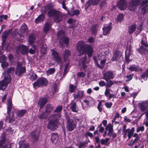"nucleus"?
<instances>
[{
	"instance_id": "f257e3e1",
	"label": "nucleus",
	"mask_w": 148,
	"mask_h": 148,
	"mask_svg": "<svg viewBox=\"0 0 148 148\" xmlns=\"http://www.w3.org/2000/svg\"><path fill=\"white\" fill-rule=\"evenodd\" d=\"M77 48L79 56L85 54L84 56L80 60L79 65V66L82 67L84 70L85 71L86 69L87 66L86 65V54L87 53L89 57H91L93 53L92 47L90 46L85 44L83 41H79L77 43Z\"/></svg>"
},
{
	"instance_id": "f03ea898",
	"label": "nucleus",
	"mask_w": 148,
	"mask_h": 148,
	"mask_svg": "<svg viewBox=\"0 0 148 148\" xmlns=\"http://www.w3.org/2000/svg\"><path fill=\"white\" fill-rule=\"evenodd\" d=\"M61 117V114L59 113L52 114L51 116L52 119L49 121L47 125L48 128L52 130L56 129L58 126V120Z\"/></svg>"
},
{
	"instance_id": "7ed1b4c3",
	"label": "nucleus",
	"mask_w": 148,
	"mask_h": 148,
	"mask_svg": "<svg viewBox=\"0 0 148 148\" xmlns=\"http://www.w3.org/2000/svg\"><path fill=\"white\" fill-rule=\"evenodd\" d=\"M136 50L139 54L142 56L148 53V44L145 37L142 38L140 47L137 49Z\"/></svg>"
},
{
	"instance_id": "20e7f679",
	"label": "nucleus",
	"mask_w": 148,
	"mask_h": 148,
	"mask_svg": "<svg viewBox=\"0 0 148 148\" xmlns=\"http://www.w3.org/2000/svg\"><path fill=\"white\" fill-rule=\"evenodd\" d=\"M47 15L49 17H53L55 22L57 23L60 22L62 19V15L60 12L54 9L49 11Z\"/></svg>"
},
{
	"instance_id": "39448f33",
	"label": "nucleus",
	"mask_w": 148,
	"mask_h": 148,
	"mask_svg": "<svg viewBox=\"0 0 148 148\" xmlns=\"http://www.w3.org/2000/svg\"><path fill=\"white\" fill-rule=\"evenodd\" d=\"M11 79L10 75H5L4 77V79L0 81V90H5L7 88L8 84L10 82Z\"/></svg>"
},
{
	"instance_id": "423d86ee",
	"label": "nucleus",
	"mask_w": 148,
	"mask_h": 148,
	"mask_svg": "<svg viewBox=\"0 0 148 148\" xmlns=\"http://www.w3.org/2000/svg\"><path fill=\"white\" fill-rule=\"evenodd\" d=\"M48 81L47 79L43 77L39 78L33 84L34 87L35 88L36 87H38L42 86H45L47 85Z\"/></svg>"
},
{
	"instance_id": "0eeeda50",
	"label": "nucleus",
	"mask_w": 148,
	"mask_h": 148,
	"mask_svg": "<svg viewBox=\"0 0 148 148\" xmlns=\"http://www.w3.org/2000/svg\"><path fill=\"white\" fill-rule=\"evenodd\" d=\"M26 70L25 66H23L21 62L17 63L16 71V74L20 77L25 72Z\"/></svg>"
},
{
	"instance_id": "6e6552de",
	"label": "nucleus",
	"mask_w": 148,
	"mask_h": 148,
	"mask_svg": "<svg viewBox=\"0 0 148 148\" xmlns=\"http://www.w3.org/2000/svg\"><path fill=\"white\" fill-rule=\"evenodd\" d=\"M69 118L68 116L66 117V119H68L66 126V128L68 130L71 131L76 127L77 122L75 120L69 119Z\"/></svg>"
},
{
	"instance_id": "1a4fd4ad",
	"label": "nucleus",
	"mask_w": 148,
	"mask_h": 148,
	"mask_svg": "<svg viewBox=\"0 0 148 148\" xmlns=\"http://www.w3.org/2000/svg\"><path fill=\"white\" fill-rule=\"evenodd\" d=\"M142 7L141 13L144 15L148 13V0H144L140 4Z\"/></svg>"
},
{
	"instance_id": "9d476101",
	"label": "nucleus",
	"mask_w": 148,
	"mask_h": 148,
	"mask_svg": "<svg viewBox=\"0 0 148 148\" xmlns=\"http://www.w3.org/2000/svg\"><path fill=\"white\" fill-rule=\"evenodd\" d=\"M39 133L37 131L32 132L30 135V140L32 143L37 142L39 138Z\"/></svg>"
},
{
	"instance_id": "9b49d317",
	"label": "nucleus",
	"mask_w": 148,
	"mask_h": 148,
	"mask_svg": "<svg viewBox=\"0 0 148 148\" xmlns=\"http://www.w3.org/2000/svg\"><path fill=\"white\" fill-rule=\"evenodd\" d=\"M112 23L104 25V27L102 28L103 34L104 36H106L109 34L112 29Z\"/></svg>"
},
{
	"instance_id": "f8f14e48",
	"label": "nucleus",
	"mask_w": 148,
	"mask_h": 148,
	"mask_svg": "<svg viewBox=\"0 0 148 148\" xmlns=\"http://www.w3.org/2000/svg\"><path fill=\"white\" fill-rule=\"evenodd\" d=\"M140 3V0H132L131 2L129 3V9L132 11H134L136 7Z\"/></svg>"
},
{
	"instance_id": "ddd939ff",
	"label": "nucleus",
	"mask_w": 148,
	"mask_h": 148,
	"mask_svg": "<svg viewBox=\"0 0 148 148\" xmlns=\"http://www.w3.org/2000/svg\"><path fill=\"white\" fill-rule=\"evenodd\" d=\"M127 3L125 0H119L117 2V5L120 10H124L127 7Z\"/></svg>"
},
{
	"instance_id": "4468645a",
	"label": "nucleus",
	"mask_w": 148,
	"mask_h": 148,
	"mask_svg": "<svg viewBox=\"0 0 148 148\" xmlns=\"http://www.w3.org/2000/svg\"><path fill=\"white\" fill-rule=\"evenodd\" d=\"M114 77V75L113 71H108L105 73L103 75V79L107 81L108 80L113 79Z\"/></svg>"
},
{
	"instance_id": "2eb2a0df",
	"label": "nucleus",
	"mask_w": 148,
	"mask_h": 148,
	"mask_svg": "<svg viewBox=\"0 0 148 148\" xmlns=\"http://www.w3.org/2000/svg\"><path fill=\"white\" fill-rule=\"evenodd\" d=\"M100 0H88L86 3L85 7V10H86L91 5L93 6H96L97 5Z\"/></svg>"
},
{
	"instance_id": "dca6fc26",
	"label": "nucleus",
	"mask_w": 148,
	"mask_h": 148,
	"mask_svg": "<svg viewBox=\"0 0 148 148\" xmlns=\"http://www.w3.org/2000/svg\"><path fill=\"white\" fill-rule=\"evenodd\" d=\"M48 100V98L45 97L41 98L39 99L38 103L40 107L39 111H40L41 109L43 108L47 102Z\"/></svg>"
},
{
	"instance_id": "f3484780",
	"label": "nucleus",
	"mask_w": 148,
	"mask_h": 148,
	"mask_svg": "<svg viewBox=\"0 0 148 148\" xmlns=\"http://www.w3.org/2000/svg\"><path fill=\"white\" fill-rule=\"evenodd\" d=\"M21 32L23 36L27 35L28 33L27 25L23 23L20 27Z\"/></svg>"
},
{
	"instance_id": "a211bd4d",
	"label": "nucleus",
	"mask_w": 148,
	"mask_h": 148,
	"mask_svg": "<svg viewBox=\"0 0 148 148\" xmlns=\"http://www.w3.org/2000/svg\"><path fill=\"white\" fill-rule=\"evenodd\" d=\"M8 116L6 117L5 121L9 123H13L14 121V116L13 112L12 113L7 114Z\"/></svg>"
},
{
	"instance_id": "6ab92c4d",
	"label": "nucleus",
	"mask_w": 148,
	"mask_h": 148,
	"mask_svg": "<svg viewBox=\"0 0 148 148\" xmlns=\"http://www.w3.org/2000/svg\"><path fill=\"white\" fill-rule=\"evenodd\" d=\"M122 53L119 51H115L113 56L112 58V61H117L119 60L121 58Z\"/></svg>"
},
{
	"instance_id": "aec40b11",
	"label": "nucleus",
	"mask_w": 148,
	"mask_h": 148,
	"mask_svg": "<svg viewBox=\"0 0 148 148\" xmlns=\"http://www.w3.org/2000/svg\"><path fill=\"white\" fill-rule=\"evenodd\" d=\"M94 60L95 64L98 68L101 69H102L104 67L105 65V63L106 62V60L105 59L102 60L100 62L101 64V65L99 64L96 58L94 57Z\"/></svg>"
},
{
	"instance_id": "412c9836",
	"label": "nucleus",
	"mask_w": 148,
	"mask_h": 148,
	"mask_svg": "<svg viewBox=\"0 0 148 148\" xmlns=\"http://www.w3.org/2000/svg\"><path fill=\"white\" fill-rule=\"evenodd\" d=\"M138 106L142 111H144L148 106V102L144 101L138 103Z\"/></svg>"
},
{
	"instance_id": "4be33fe9",
	"label": "nucleus",
	"mask_w": 148,
	"mask_h": 148,
	"mask_svg": "<svg viewBox=\"0 0 148 148\" xmlns=\"http://www.w3.org/2000/svg\"><path fill=\"white\" fill-rule=\"evenodd\" d=\"M12 31L11 29H9L8 31L6 32H4L2 33L1 35L2 39V45H3L5 42L7 37L9 35V34Z\"/></svg>"
},
{
	"instance_id": "5701e85b",
	"label": "nucleus",
	"mask_w": 148,
	"mask_h": 148,
	"mask_svg": "<svg viewBox=\"0 0 148 148\" xmlns=\"http://www.w3.org/2000/svg\"><path fill=\"white\" fill-rule=\"evenodd\" d=\"M73 96L74 99H80L84 96V91L82 90L78 91L77 94H73Z\"/></svg>"
},
{
	"instance_id": "b1692460",
	"label": "nucleus",
	"mask_w": 148,
	"mask_h": 148,
	"mask_svg": "<svg viewBox=\"0 0 148 148\" xmlns=\"http://www.w3.org/2000/svg\"><path fill=\"white\" fill-rule=\"evenodd\" d=\"M69 38L65 36L60 39L59 42L60 45H62L63 43L66 45L69 43Z\"/></svg>"
},
{
	"instance_id": "393cba45",
	"label": "nucleus",
	"mask_w": 148,
	"mask_h": 148,
	"mask_svg": "<svg viewBox=\"0 0 148 148\" xmlns=\"http://www.w3.org/2000/svg\"><path fill=\"white\" fill-rule=\"evenodd\" d=\"M19 147L20 148H29V144L25 140L20 141L19 143Z\"/></svg>"
},
{
	"instance_id": "a878e982",
	"label": "nucleus",
	"mask_w": 148,
	"mask_h": 148,
	"mask_svg": "<svg viewBox=\"0 0 148 148\" xmlns=\"http://www.w3.org/2000/svg\"><path fill=\"white\" fill-rule=\"evenodd\" d=\"M45 17V16L42 13L39 15L38 17L35 20V21L36 23H39L41 22H43L44 20Z\"/></svg>"
},
{
	"instance_id": "bb28decb",
	"label": "nucleus",
	"mask_w": 148,
	"mask_h": 148,
	"mask_svg": "<svg viewBox=\"0 0 148 148\" xmlns=\"http://www.w3.org/2000/svg\"><path fill=\"white\" fill-rule=\"evenodd\" d=\"M148 76V71L147 70L139 77V79L141 82H143V80L146 81L147 80Z\"/></svg>"
},
{
	"instance_id": "cd10ccee",
	"label": "nucleus",
	"mask_w": 148,
	"mask_h": 148,
	"mask_svg": "<svg viewBox=\"0 0 148 148\" xmlns=\"http://www.w3.org/2000/svg\"><path fill=\"white\" fill-rule=\"evenodd\" d=\"M74 9V7H73L71 8V11H68V14L71 16H73L74 15L77 16L80 13V11L78 10H74L73 12H72Z\"/></svg>"
},
{
	"instance_id": "c85d7f7f",
	"label": "nucleus",
	"mask_w": 148,
	"mask_h": 148,
	"mask_svg": "<svg viewBox=\"0 0 148 148\" xmlns=\"http://www.w3.org/2000/svg\"><path fill=\"white\" fill-rule=\"evenodd\" d=\"M113 126L111 124H108L105 128L106 130L107 131H108V132L107 134L109 136H111V134L113 132Z\"/></svg>"
},
{
	"instance_id": "c756f323",
	"label": "nucleus",
	"mask_w": 148,
	"mask_h": 148,
	"mask_svg": "<svg viewBox=\"0 0 148 148\" xmlns=\"http://www.w3.org/2000/svg\"><path fill=\"white\" fill-rule=\"evenodd\" d=\"M130 49L127 48L126 49L125 51V59L126 62L128 63L131 60H129V57L130 55Z\"/></svg>"
},
{
	"instance_id": "7c9ffc66",
	"label": "nucleus",
	"mask_w": 148,
	"mask_h": 148,
	"mask_svg": "<svg viewBox=\"0 0 148 148\" xmlns=\"http://www.w3.org/2000/svg\"><path fill=\"white\" fill-rule=\"evenodd\" d=\"M63 55L64 60L66 61L67 60L68 58L70 56L71 54L69 50L66 49L64 51Z\"/></svg>"
},
{
	"instance_id": "2f4dec72",
	"label": "nucleus",
	"mask_w": 148,
	"mask_h": 148,
	"mask_svg": "<svg viewBox=\"0 0 148 148\" xmlns=\"http://www.w3.org/2000/svg\"><path fill=\"white\" fill-rule=\"evenodd\" d=\"M51 51L52 55L53 56L56 60L58 62L60 61V59L58 52L53 49H51Z\"/></svg>"
},
{
	"instance_id": "473e14b6",
	"label": "nucleus",
	"mask_w": 148,
	"mask_h": 148,
	"mask_svg": "<svg viewBox=\"0 0 148 148\" xmlns=\"http://www.w3.org/2000/svg\"><path fill=\"white\" fill-rule=\"evenodd\" d=\"M54 108L53 106L50 104H48L45 106V112L48 114L53 110Z\"/></svg>"
},
{
	"instance_id": "72a5a7b5",
	"label": "nucleus",
	"mask_w": 148,
	"mask_h": 148,
	"mask_svg": "<svg viewBox=\"0 0 148 148\" xmlns=\"http://www.w3.org/2000/svg\"><path fill=\"white\" fill-rule=\"evenodd\" d=\"M70 109L72 111L75 112H77L79 110L78 108L75 103L71 104Z\"/></svg>"
},
{
	"instance_id": "f704fd0d",
	"label": "nucleus",
	"mask_w": 148,
	"mask_h": 148,
	"mask_svg": "<svg viewBox=\"0 0 148 148\" xmlns=\"http://www.w3.org/2000/svg\"><path fill=\"white\" fill-rule=\"evenodd\" d=\"M36 39V36L34 34L32 33L29 36L28 42L29 43L32 45L33 44Z\"/></svg>"
},
{
	"instance_id": "c9c22d12",
	"label": "nucleus",
	"mask_w": 148,
	"mask_h": 148,
	"mask_svg": "<svg viewBox=\"0 0 148 148\" xmlns=\"http://www.w3.org/2000/svg\"><path fill=\"white\" fill-rule=\"evenodd\" d=\"M15 70V68L13 67H11L6 70H4V72L3 73V75L4 76L7 74H8L9 73H13Z\"/></svg>"
},
{
	"instance_id": "e433bc0d",
	"label": "nucleus",
	"mask_w": 148,
	"mask_h": 148,
	"mask_svg": "<svg viewBox=\"0 0 148 148\" xmlns=\"http://www.w3.org/2000/svg\"><path fill=\"white\" fill-rule=\"evenodd\" d=\"M51 25L49 23H47L43 27V31L45 33H47L50 29Z\"/></svg>"
},
{
	"instance_id": "4c0bfd02",
	"label": "nucleus",
	"mask_w": 148,
	"mask_h": 148,
	"mask_svg": "<svg viewBox=\"0 0 148 148\" xmlns=\"http://www.w3.org/2000/svg\"><path fill=\"white\" fill-rule=\"evenodd\" d=\"M88 143L86 141L80 142L77 145L78 148H85L87 147Z\"/></svg>"
},
{
	"instance_id": "58836bf2",
	"label": "nucleus",
	"mask_w": 148,
	"mask_h": 148,
	"mask_svg": "<svg viewBox=\"0 0 148 148\" xmlns=\"http://www.w3.org/2000/svg\"><path fill=\"white\" fill-rule=\"evenodd\" d=\"M26 112L27 110L25 109L20 110L16 112V116L18 117L23 116L26 113Z\"/></svg>"
},
{
	"instance_id": "ea45409f",
	"label": "nucleus",
	"mask_w": 148,
	"mask_h": 148,
	"mask_svg": "<svg viewBox=\"0 0 148 148\" xmlns=\"http://www.w3.org/2000/svg\"><path fill=\"white\" fill-rule=\"evenodd\" d=\"M136 28V25H131L129 27L128 32L130 34H132L135 31Z\"/></svg>"
},
{
	"instance_id": "a19ab883",
	"label": "nucleus",
	"mask_w": 148,
	"mask_h": 148,
	"mask_svg": "<svg viewBox=\"0 0 148 148\" xmlns=\"http://www.w3.org/2000/svg\"><path fill=\"white\" fill-rule=\"evenodd\" d=\"M41 52L42 53L44 54L45 53L47 48L46 45L45 44H42L40 47Z\"/></svg>"
},
{
	"instance_id": "79ce46f5",
	"label": "nucleus",
	"mask_w": 148,
	"mask_h": 148,
	"mask_svg": "<svg viewBox=\"0 0 148 148\" xmlns=\"http://www.w3.org/2000/svg\"><path fill=\"white\" fill-rule=\"evenodd\" d=\"M97 25H94L92 26L91 29L92 34L96 35L97 32Z\"/></svg>"
},
{
	"instance_id": "37998d69",
	"label": "nucleus",
	"mask_w": 148,
	"mask_h": 148,
	"mask_svg": "<svg viewBox=\"0 0 148 148\" xmlns=\"http://www.w3.org/2000/svg\"><path fill=\"white\" fill-rule=\"evenodd\" d=\"M12 104L11 101H10L8 103L7 107V114L12 113L11 112L12 108Z\"/></svg>"
},
{
	"instance_id": "c03bdc74",
	"label": "nucleus",
	"mask_w": 148,
	"mask_h": 148,
	"mask_svg": "<svg viewBox=\"0 0 148 148\" xmlns=\"http://www.w3.org/2000/svg\"><path fill=\"white\" fill-rule=\"evenodd\" d=\"M1 140H0V148H3V145L5 143V136L4 134H2L1 136Z\"/></svg>"
},
{
	"instance_id": "a18cd8bd",
	"label": "nucleus",
	"mask_w": 148,
	"mask_h": 148,
	"mask_svg": "<svg viewBox=\"0 0 148 148\" xmlns=\"http://www.w3.org/2000/svg\"><path fill=\"white\" fill-rule=\"evenodd\" d=\"M58 134L57 133H53L51 135V139L53 143L54 141L56 140L58 138Z\"/></svg>"
},
{
	"instance_id": "49530a36",
	"label": "nucleus",
	"mask_w": 148,
	"mask_h": 148,
	"mask_svg": "<svg viewBox=\"0 0 148 148\" xmlns=\"http://www.w3.org/2000/svg\"><path fill=\"white\" fill-rule=\"evenodd\" d=\"M76 86H75L72 84H70L69 86V91L70 92L72 93L74 92L76 88Z\"/></svg>"
},
{
	"instance_id": "de8ad7c7",
	"label": "nucleus",
	"mask_w": 148,
	"mask_h": 148,
	"mask_svg": "<svg viewBox=\"0 0 148 148\" xmlns=\"http://www.w3.org/2000/svg\"><path fill=\"white\" fill-rule=\"evenodd\" d=\"M57 36L60 39L63 36H65L64 32L62 30H60L57 34Z\"/></svg>"
},
{
	"instance_id": "09e8293b",
	"label": "nucleus",
	"mask_w": 148,
	"mask_h": 148,
	"mask_svg": "<svg viewBox=\"0 0 148 148\" xmlns=\"http://www.w3.org/2000/svg\"><path fill=\"white\" fill-rule=\"evenodd\" d=\"M55 71L54 68H51L48 69L46 73L47 76L51 74H53Z\"/></svg>"
},
{
	"instance_id": "8fccbe9b",
	"label": "nucleus",
	"mask_w": 148,
	"mask_h": 148,
	"mask_svg": "<svg viewBox=\"0 0 148 148\" xmlns=\"http://www.w3.org/2000/svg\"><path fill=\"white\" fill-rule=\"evenodd\" d=\"M106 81V88H110L113 84V82L110 79Z\"/></svg>"
},
{
	"instance_id": "3c124183",
	"label": "nucleus",
	"mask_w": 148,
	"mask_h": 148,
	"mask_svg": "<svg viewBox=\"0 0 148 148\" xmlns=\"http://www.w3.org/2000/svg\"><path fill=\"white\" fill-rule=\"evenodd\" d=\"M124 18V15L122 14H119L116 20L117 22H121L123 20Z\"/></svg>"
},
{
	"instance_id": "603ef678",
	"label": "nucleus",
	"mask_w": 148,
	"mask_h": 148,
	"mask_svg": "<svg viewBox=\"0 0 148 148\" xmlns=\"http://www.w3.org/2000/svg\"><path fill=\"white\" fill-rule=\"evenodd\" d=\"M110 138H106L105 139H102L101 140L100 143L102 145H104L107 143L109 140Z\"/></svg>"
},
{
	"instance_id": "864d4df0",
	"label": "nucleus",
	"mask_w": 148,
	"mask_h": 148,
	"mask_svg": "<svg viewBox=\"0 0 148 148\" xmlns=\"http://www.w3.org/2000/svg\"><path fill=\"white\" fill-rule=\"evenodd\" d=\"M45 112H42L41 114L38 115V117L40 119H46L47 115H46Z\"/></svg>"
},
{
	"instance_id": "5fc2aeb1",
	"label": "nucleus",
	"mask_w": 148,
	"mask_h": 148,
	"mask_svg": "<svg viewBox=\"0 0 148 148\" xmlns=\"http://www.w3.org/2000/svg\"><path fill=\"white\" fill-rule=\"evenodd\" d=\"M49 6L45 7L43 9L41 10L42 13L43 14H46L47 12L49 10Z\"/></svg>"
},
{
	"instance_id": "6e6d98bb",
	"label": "nucleus",
	"mask_w": 148,
	"mask_h": 148,
	"mask_svg": "<svg viewBox=\"0 0 148 148\" xmlns=\"http://www.w3.org/2000/svg\"><path fill=\"white\" fill-rule=\"evenodd\" d=\"M36 50V47L33 45L32 47L29 50V52L31 54H34Z\"/></svg>"
},
{
	"instance_id": "4d7b16f0",
	"label": "nucleus",
	"mask_w": 148,
	"mask_h": 148,
	"mask_svg": "<svg viewBox=\"0 0 148 148\" xmlns=\"http://www.w3.org/2000/svg\"><path fill=\"white\" fill-rule=\"evenodd\" d=\"M62 109V106H58L56 109L54 110V112H61Z\"/></svg>"
},
{
	"instance_id": "13d9d810",
	"label": "nucleus",
	"mask_w": 148,
	"mask_h": 148,
	"mask_svg": "<svg viewBox=\"0 0 148 148\" xmlns=\"http://www.w3.org/2000/svg\"><path fill=\"white\" fill-rule=\"evenodd\" d=\"M128 69L131 71H137L139 69L138 67L131 66L130 67L128 68Z\"/></svg>"
},
{
	"instance_id": "bf43d9fd",
	"label": "nucleus",
	"mask_w": 148,
	"mask_h": 148,
	"mask_svg": "<svg viewBox=\"0 0 148 148\" xmlns=\"http://www.w3.org/2000/svg\"><path fill=\"white\" fill-rule=\"evenodd\" d=\"M9 66V63L6 62H2L1 64V66L3 69H4Z\"/></svg>"
},
{
	"instance_id": "052dcab7",
	"label": "nucleus",
	"mask_w": 148,
	"mask_h": 148,
	"mask_svg": "<svg viewBox=\"0 0 148 148\" xmlns=\"http://www.w3.org/2000/svg\"><path fill=\"white\" fill-rule=\"evenodd\" d=\"M52 89L53 93L55 92L57 90V85L56 83L54 84L52 86Z\"/></svg>"
},
{
	"instance_id": "680f3d73",
	"label": "nucleus",
	"mask_w": 148,
	"mask_h": 148,
	"mask_svg": "<svg viewBox=\"0 0 148 148\" xmlns=\"http://www.w3.org/2000/svg\"><path fill=\"white\" fill-rule=\"evenodd\" d=\"M144 130V127L143 126H142L141 127L138 126L136 129V132H138L140 131L143 132Z\"/></svg>"
},
{
	"instance_id": "e2e57ef3",
	"label": "nucleus",
	"mask_w": 148,
	"mask_h": 148,
	"mask_svg": "<svg viewBox=\"0 0 148 148\" xmlns=\"http://www.w3.org/2000/svg\"><path fill=\"white\" fill-rule=\"evenodd\" d=\"M37 77V76L36 74H33L29 77L30 79L32 81H34L36 79Z\"/></svg>"
},
{
	"instance_id": "0e129e2a",
	"label": "nucleus",
	"mask_w": 148,
	"mask_h": 148,
	"mask_svg": "<svg viewBox=\"0 0 148 148\" xmlns=\"http://www.w3.org/2000/svg\"><path fill=\"white\" fill-rule=\"evenodd\" d=\"M77 75L78 77H84L85 76V74L84 72H82L78 73Z\"/></svg>"
},
{
	"instance_id": "69168bd1",
	"label": "nucleus",
	"mask_w": 148,
	"mask_h": 148,
	"mask_svg": "<svg viewBox=\"0 0 148 148\" xmlns=\"http://www.w3.org/2000/svg\"><path fill=\"white\" fill-rule=\"evenodd\" d=\"M6 57L4 55H2L0 56V62H3L4 61L6 60Z\"/></svg>"
},
{
	"instance_id": "338daca9",
	"label": "nucleus",
	"mask_w": 148,
	"mask_h": 148,
	"mask_svg": "<svg viewBox=\"0 0 148 148\" xmlns=\"http://www.w3.org/2000/svg\"><path fill=\"white\" fill-rule=\"evenodd\" d=\"M105 105L107 108H110L112 107V102H106Z\"/></svg>"
},
{
	"instance_id": "774afa93",
	"label": "nucleus",
	"mask_w": 148,
	"mask_h": 148,
	"mask_svg": "<svg viewBox=\"0 0 148 148\" xmlns=\"http://www.w3.org/2000/svg\"><path fill=\"white\" fill-rule=\"evenodd\" d=\"M99 85L100 87H103L104 86H106V82L103 81H101L99 82Z\"/></svg>"
}]
</instances>
